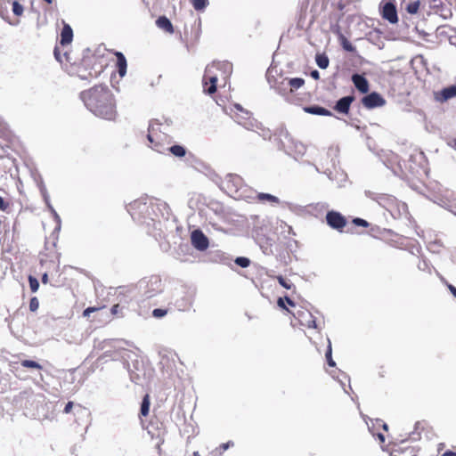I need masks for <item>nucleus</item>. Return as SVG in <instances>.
<instances>
[{
    "label": "nucleus",
    "instance_id": "obj_1",
    "mask_svg": "<svg viewBox=\"0 0 456 456\" xmlns=\"http://www.w3.org/2000/svg\"><path fill=\"white\" fill-rule=\"evenodd\" d=\"M80 99L94 116L114 121L118 116L115 95L106 85H96L80 93Z\"/></svg>",
    "mask_w": 456,
    "mask_h": 456
},
{
    "label": "nucleus",
    "instance_id": "obj_2",
    "mask_svg": "<svg viewBox=\"0 0 456 456\" xmlns=\"http://www.w3.org/2000/svg\"><path fill=\"white\" fill-rule=\"evenodd\" d=\"M105 67L106 63L102 56L87 54L82 58L79 63L72 66L71 73L81 80L89 82L97 78L103 72Z\"/></svg>",
    "mask_w": 456,
    "mask_h": 456
},
{
    "label": "nucleus",
    "instance_id": "obj_3",
    "mask_svg": "<svg viewBox=\"0 0 456 456\" xmlns=\"http://www.w3.org/2000/svg\"><path fill=\"white\" fill-rule=\"evenodd\" d=\"M226 65L220 62H213L207 66L202 79L204 92L208 94H213L216 92L219 73L223 72V68Z\"/></svg>",
    "mask_w": 456,
    "mask_h": 456
},
{
    "label": "nucleus",
    "instance_id": "obj_4",
    "mask_svg": "<svg viewBox=\"0 0 456 456\" xmlns=\"http://www.w3.org/2000/svg\"><path fill=\"white\" fill-rule=\"evenodd\" d=\"M226 65L220 62H213L207 66L202 79L204 92L208 94H213L216 92L219 73L223 72V68Z\"/></svg>",
    "mask_w": 456,
    "mask_h": 456
},
{
    "label": "nucleus",
    "instance_id": "obj_5",
    "mask_svg": "<svg viewBox=\"0 0 456 456\" xmlns=\"http://www.w3.org/2000/svg\"><path fill=\"white\" fill-rule=\"evenodd\" d=\"M149 146L157 152L164 153L170 144L169 136L159 127H150L147 135Z\"/></svg>",
    "mask_w": 456,
    "mask_h": 456
},
{
    "label": "nucleus",
    "instance_id": "obj_6",
    "mask_svg": "<svg viewBox=\"0 0 456 456\" xmlns=\"http://www.w3.org/2000/svg\"><path fill=\"white\" fill-rule=\"evenodd\" d=\"M141 287L143 289V295L151 298L159 294L163 290L161 278L158 275H151L141 281Z\"/></svg>",
    "mask_w": 456,
    "mask_h": 456
},
{
    "label": "nucleus",
    "instance_id": "obj_7",
    "mask_svg": "<svg viewBox=\"0 0 456 456\" xmlns=\"http://www.w3.org/2000/svg\"><path fill=\"white\" fill-rule=\"evenodd\" d=\"M289 314L298 322L300 326L308 329L316 328L315 318L308 309L300 306L296 310H292Z\"/></svg>",
    "mask_w": 456,
    "mask_h": 456
},
{
    "label": "nucleus",
    "instance_id": "obj_8",
    "mask_svg": "<svg viewBox=\"0 0 456 456\" xmlns=\"http://www.w3.org/2000/svg\"><path fill=\"white\" fill-rule=\"evenodd\" d=\"M327 224L333 229L342 232L347 222L346 218L339 212L331 210L326 215Z\"/></svg>",
    "mask_w": 456,
    "mask_h": 456
},
{
    "label": "nucleus",
    "instance_id": "obj_9",
    "mask_svg": "<svg viewBox=\"0 0 456 456\" xmlns=\"http://www.w3.org/2000/svg\"><path fill=\"white\" fill-rule=\"evenodd\" d=\"M362 103L367 109H373L383 106L386 101L379 93L372 92L362 97Z\"/></svg>",
    "mask_w": 456,
    "mask_h": 456
},
{
    "label": "nucleus",
    "instance_id": "obj_10",
    "mask_svg": "<svg viewBox=\"0 0 456 456\" xmlns=\"http://www.w3.org/2000/svg\"><path fill=\"white\" fill-rule=\"evenodd\" d=\"M191 244L198 250L203 251L208 248V239L200 230H195L191 235Z\"/></svg>",
    "mask_w": 456,
    "mask_h": 456
},
{
    "label": "nucleus",
    "instance_id": "obj_11",
    "mask_svg": "<svg viewBox=\"0 0 456 456\" xmlns=\"http://www.w3.org/2000/svg\"><path fill=\"white\" fill-rule=\"evenodd\" d=\"M381 14L385 20L392 24L398 21L397 11L393 0H389L382 5Z\"/></svg>",
    "mask_w": 456,
    "mask_h": 456
},
{
    "label": "nucleus",
    "instance_id": "obj_12",
    "mask_svg": "<svg viewBox=\"0 0 456 456\" xmlns=\"http://www.w3.org/2000/svg\"><path fill=\"white\" fill-rule=\"evenodd\" d=\"M354 100L355 98L354 95L342 97L336 102V105L333 109L340 114L347 115L350 110V106Z\"/></svg>",
    "mask_w": 456,
    "mask_h": 456
},
{
    "label": "nucleus",
    "instance_id": "obj_13",
    "mask_svg": "<svg viewBox=\"0 0 456 456\" xmlns=\"http://www.w3.org/2000/svg\"><path fill=\"white\" fill-rule=\"evenodd\" d=\"M453 97H456V86L445 87L435 94L436 100L440 102H444Z\"/></svg>",
    "mask_w": 456,
    "mask_h": 456
},
{
    "label": "nucleus",
    "instance_id": "obj_14",
    "mask_svg": "<svg viewBox=\"0 0 456 456\" xmlns=\"http://www.w3.org/2000/svg\"><path fill=\"white\" fill-rule=\"evenodd\" d=\"M392 456H418V449L412 445L401 444L392 451Z\"/></svg>",
    "mask_w": 456,
    "mask_h": 456
},
{
    "label": "nucleus",
    "instance_id": "obj_15",
    "mask_svg": "<svg viewBox=\"0 0 456 456\" xmlns=\"http://www.w3.org/2000/svg\"><path fill=\"white\" fill-rule=\"evenodd\" d=\"M352 81L357 90L362 94H366L369 92V82L362 75L354 74L352 76Z\"/></svg>",
    "mask_w": 456,
    "mask_h": 456
},
{
    "label": "nucleus",
    "instance_id": "obj_16",
    "mask_svg": "<svg viewBox=\"0 0 456 456\" xmlns=\"http://www.w3.org/2000/svg\"><path fill=\"white\" fill-rule=\"evenodd\" d=\"M114 55L116 56V68L118 69V75L123 77L126 74L127 62L125 55L120 52H114Z\"/></svg>",
    "mask_w": 456,
    "mask_h": 456
},
{
    "label": "nucleus",
    "instance_id": "obj_17",
    "mask_svg": "<svg viewBox=\"0 0 456 456\" xmlns=\"http://www.w3.org/2000/svg\"><path fill=\"white\" fill-rule=\"evenodd\" d=\"M73 40V30L69 24L64 23L63 28L61 32V40L60 44L61 45H69Z\"/></svg>",
    "mask_w": 456,
    "mask_h": 456
},
{
    "label": "nucleus",
    "instance_id": "obj_18",
    "mask_svg": "<svg viewBox=\"0 0 456 456\" xmlns=\"http://www.w3.org/2000/svg\"><path fill=\"white\" fill-rule=\"evenodd\" d=\"M156 24L159 28L165 30L166 32L170 34L174 33V27L171 21L166 16H160L156 20Z\"/></svg>",
    "mask_w": 456,
    "mask_h": 456
},
{
    "label": "nucleus",
    "instance_id": "obj_19",
    "mask_svg": "<svg viewBox=\"0 0 456 456\" xmlns=\"http://www.w3.org/2000/svg\"><path fill=\"white\" fill-rule=\"evenodd\" d=\"M231 111L233 113V117L238 123H241L239 113H241V118H247L249 116V112L245 110L239 103L233 104Z\"/></svg>",
    "mask_w": 456,
    "mask_h": 456
},
{
    "label": "nucleus",
    "instance_id": "obj_20",
    "mask_svg": "<svg viewBox=\"0 0 456 456\" xmlns=\"http://www.w3.org/2000/svg\"><path fill=\"white\" fill-rule=\"evenodd\" d=\"M285 84L289 86L290 93H294L305 85V80L301 77L287 78Z\"/></svg>",
    "mask_w": 456,
    "mask_h": 456
},
{
    "label": "nucleus",
    "instance_id": "obj_21",
    "mask_svg": "<svg viewBox=\"0 0 456 456\" xmlns=\"http://www.w3.org/2000/svg\"><path fill=\"white\" fill-rule=\"evenodd\" d=\"M256 199L260 202L268 201L272 205H277L280 203V200L276 196L265 192L257 193Z\"/></svg>",
    "mask_w": 456,
    "mask_h": 456
},
{
    "label": "nucleus",
    "instance_id": "obj_22",
    "mask_svg": "<svg viewBox=\"0 0 456 456\" xmlns=\"http://www.w3.org/2000/svg\"><path fill=\"white\" fill-rule=\"evenodd\" d=\"M305 112L314 115H321V116H331V112L320 106H310L305 109Z\"/></svg>",
    "mask_w": 456,
    "mask_h": 456
},
{
    "label": "nucleus",
    "instance_id": "obj_23",
    "mask_svg": "<svg viewBox=\"0 0 456 456\" xmlns=\"http://www.w3.org/2000/svg\"><path fill=\"white\" fill-rule=\"evenodd\" d=\"M405 4V10L410 14H416L419 12L420 6L419 0H414L412 2L406 3V0H402V5Z\"/></svg>",
    "mask_w": 456,
    "mask_h": 456
},
{
    "label": "nucleus",
    "instance_id": "obj_24",
    "mask_svg": "<svg viewBox=\"0 0 456 456\" xmlns=\"http://www.w3.org/2000/svg\"><path fill=\"white\" fill-rule=\"evenodd\" d=\"M166 151H168L172 155L178 158H183L186 155V149L182 145L170 146L169 144Z\"/></svg>",
    "mask_w": 456,
    "mask_h": 456
},
{
    "label": "nucleus",
    "instance_id": "obj_25",
    "mask_svg": "<svg viewBox=\"0 0 456 456\" xmlns=\"http://www.w3.org/2000/svg\"><path fill=\"white\" fill-rule=\"evenodd\" d=\"M316 64L320 69H327L330 64V60L325 53H318L315 56Z\"/></svg>",
    "mask_w": 456,
    "mask_h": 456
},
{
    "label": "nucleus",
    "instance_id": "obj_26",
    "mask_svg": "<svg viewBox=\"0 0 456 456\" xmlns=\"http://www.w3.org/2000/svg\"><path fill=\"white\" fill-rule=\"evenodd\" d=\"M285 80L286 78H283L281 82H278L275 85V89L277 90V92L284 96L291 94L289 86L285 84Z\"/></svg>",
    "mask_w": 456,
    "mask_h": 456
},
{
    "label": "nucleus",
    "instance_id": "obj_27",
    "mask_svg": "<svg viewBox=\"0 0 456 456\" xmlns=\"http://www.w3.org/2000/svg\"><path fill=\"white\" fill-rule=\"evenodd\" d=\"M150 408V396L149 394H145L144 398H142V408H140V414L142 416L146 417L149 414Z\"/></svg>",
    "mask_w": 456,
    "mask_h": 456
},
{
    "label": "nucleus",
    "instance_id": "obj_28",
    "mask_svg": "<svg viewBox=\"0 0 456 456\" xmlns=\"http://www.w3.org/2000/svg\"><path fill=\"white\" fill-rule=\"evenodd\" d=\"M279 284L281 286H282L283 288L287 289H296L295 288V285L288 279L284 278L283 276L281 275H279L276 277Z\"/></svg>",
    "mask_w": 456,
    "mask_h": 456
},
{
    "label": "nucleus",
    "instance_id": "obj_29",
    "mask_svg": "<svg viewBox=\"0 0 456 456\" xmlns=\"http://www.w3.org/2000/svg\"><path fill=\"white\" fill-rule=\"evenodd\" d=\"M196 11H203L208 5V0H191Z\"/></svg>",
    "mask_w": 456,
    "mask_h": 456
},
{
    "label": "nucleus",
    "instance_id": "obj_30",
    "mask_svg": "<svg viewBox=\"0 0 456 456\" xmlns=\"http://www.w3.org/2000/svg\"><path fill=\"white\" fill-rule=\"evenodd\" d=\"M124 306H121L119 304L114 305L111 309V314L115 317L120 318L124 316Z\"/></svg>",
    "mask_w": 456,
    "mask_h": 456
},
{
    "label": "nucleus",
    "instance_id": "obj_31",
    "mask_svg": "<svg viewBox=\"0 0 456 456\" xmlns=\"http://www.w3.org/2000/svg\"><path fill=\"white\" fill-rule=\"evenodd\" d=\"M20 365L23 368L42 369V366L39 363L31 360L21 361Z\"/></svg>",
    "mask_w": 456,
    "mask_h": 456
},
{
    "label": "nucleus",
    "instance_id": "obj_32",
    "mask_svg": "<svg viewBox=\"0 0 456 456\" xmlns=\"http://www.w3.org/2000/svg\"><path fill=\"white\" fill-rule=\"evenodd\" d=\"M12 12L16 16H21L23 14V6L18 1L12 2Z\"/></svg>",
    "mask_w": 456,
    "mask_h": 456
},
{
    "label": "nucleus",
    "instance_id": "obj_33",
    "mask_svg": "<svg viewBox=\"0 0 456 456\" xmlns=\"http://www.w3.org/2000/svg\"><path fill=\"white\" fill-rule=\"evenodd\" d=\"M331 354H332L331 344L329 341V346H328L325 356H326V359H327L329 366L330 367H335L336 363H335L334 360L332 359Z\"/></svg>",
    "mask_w": 456,
    "mask_h": 456
},
{
    "label": "nucleus",
    "instance_id": "obj_34",
    "mask_svg": "<svg viewBox=\"0 0 456 456\" xmlns=\"http://www.w3.org/2000/svg\"><path fill=\"white\" fill-rule=\"evenodd\" d=\"M11 202L0 196V210L8 213L11 209Z\"/></svg>",
    "mask_w": 456,
    "mask_h": 456
},
{
    "label": "nucleus",
    "instance_id": "obj_35",
    "mask_svg": "<svg viewBox=\"0 0 456 456\" xmlns=\"http://www.w3.org/2000/svg\"><path fill=\"white\" fill-rule=\"evenodd\" d=\"M235 263L240 267L246 268L250 265V260L244 256H240L235 259Z\"/></svg>",
    "mask_w": 456,
    "mask_h": 456
},
{
    "label": "nucleus",
    "instance_id": "obj_36",
    "mask_svg": "<svg viewBox=\"0 0 456 456\" xmlns=\"http://www.w3.org/2000/svg\"><path fill=\"white\" fill-rule=\"evenodd\" d=\"M28 282H29V287H30L31 291L36 292L39 288L38 281L35 277L30 275L28 277Z\"/></svg>",
    "mask_w": 456,
    "mask_h": 456
},
{
    "label": "nucleus",
    "instance_id": "obj_37",
    "mask_svg": "<svg viewBox=\"0 0 456 456\" xmlns=\"http://www.w3.org/2000/svg\"><path fill=\"white\" fill-rule=\"evenodd\" d=\"M167 312V309L156 308L152 311V316L154 318L159 319L166 316Z\"/></svg>",
    "mask_w": 456,
    "mask_h": 456
},
{
    "label": "nucleus",
    "instance_id": "obj_38",
    "mask_svg": "<svg viewBox=\"0 0 456 456\" xmlns=\"http://www.w3.org/2000/svg\"><path fill=\"white\" fill-rule=\"evenodd\" d=\"M352 223L354 224H355L356 226H362V227H364V228H367V227L370 226V224L366 220L362 219L360 217L354 218Z\"/></svg>",
    "mask_w": 456,
    "mask_h": 456
},
{
    "label": "nucleus",
    "instance_id": "obj_39",
    "mask_svg": "<svg viewBox=\"0 0 456 456\" xmlns=\"http://www.w3.org/2000/svg\"><path fill=\"white\" fill-rule=\"evenodd\" d=\"M105 306H99V307L90 306V307H87V308H86L84 310L83 316L84 317H89L92 313L97 312V311H99V310H101V309H102Z\"/></svg>",
    "mask_w": 456,
    "mask_h": 456
},
{
    "label": "nucleus",
    "instance_id": "obj_40",
    "mask_svg": "<svg viewBox=\"0 0 456 456\" xmlns=\"http://www.w3.org/2000/svg\"><path fill=\"white\" fill-rule=\"evenodd\" d=\"M39 307V301L37 299V297H33L30 298V301H29V310L31 312H36Z\"/></svg>",
    "mask_w": 456,
    "mask_h": 456
},
{
    "label": "nucleus",
    "instance_id": "obj_41",
    "mask_svg": "<svg viewBox=\"0 0 456 456\" xmlns=\"http://www.w3.org/2000/svg\"><path fill=\"white\" fill-rule=\"evenodd\" d=\"M111 359H110V354H102V356H100L97 361H96V367H99L100 365L102 364H104V363H107L108 362H110Z\"/></svg>",
    "mask_w": 456,
    "mask_h": 456
},
{
    "label": "nucleus",
    "instance_id": "obj_42",
    "mask_svg": "<svg viewBox=\"0 0 456 456\" xmlns=\"http://www.w3.org/2000/svg\"><path fill=\"white\" fill-rule=\"evenodd\" d=\"M342 46L343 48L347 52H354V47L352 45V44L345 37H343L342 41Z\"/></svg>",
    "mask_w": 456,
    "mask_h": 456
},
{
    "label": "nucleus",
    "instance_id": "obj_43",
    "mask_svg": "<svg viewBox=\"0 0 456 456\" xmlns=\"http://www.w3.org/2000/svg\"><path fill=\"white\" fill-rule=\"evenodd\" d=\"M285 302H286V300H285V297H279V298H278V300H277V304H278V305H279L281 308H282V309L286 310V311L289 314V312H292V310H289V309L286 306Z\"/></svg>",
    "mask_w": 456,
    "mask_h": 456
},
{
    "label": "nucleus",
    "instance_id": "obj_44",
    "mask_svg": "<svg viewBox=\"0 0 456 456\" xmlns=\"http://www.w3.org/2000/svg\"><path fill=\"white\" fill-rule=\"evenodd\" d=\"M73 406H74V403L72 402H68V403H66L65 408H64V413L69 414V412H71V409Z\"/></svg>",
    "mask_w": 456,
    "mask_h": 456
},
{
    "label": "nucleus",
    "instance_id": "obj_45",
    "mask_svg": "<svg viewBox=\"0 0 456 456\" xmlns=\"http://www.w3.org/2000/svg\"><path fill=\"white\" fill-rule=\"evenodd\" d=\"M286 303L292 307L294 310H296L297 307L296 306V304L293 300H291L289 297H285Z\"/></svg>",
    "mask_w": 456,
    "mask_h": 456
},
{
    "label": "nucleus",
    "instance_id": "obj_46",
    "mask_svg": "<svg viewBox=\"0 0 456 456\" xmlns=\"http://www.w3.org/2000/svg\"><path fill=\"white\" fill-rule=\"evenodd\" d=\"M53 53H54L56 60L61 62L62 61H61V53H60L58 47L54 48Z\"/></svg>",
    "mask_w": 456,
    "mask_h": 456
},
{
    "label": "nucleus",
    "instance_id": "obj_47",
    "mask_svg": "<svg viewBox=\"0 0 456 456\" xmlns=\"http://www.w3.org/2000/svg\"><path fill=\"white\" fill-rule=\"evenodd\" d=\"M441 456H456V452H452V451H446L445 452L443 453V455Z\"/></svg>",
    "mask_w": 456,
    "mask_h": 456
},
{
    "label": "nucleus",
    "instance_id": "obj_48",
    "mask_svg": "<svg viewBox=\"0 0 456 456\" xmlns=\"http://www.w3.org/2000/svg\"><path fill=\"white\" fill-rule=\"evenodd\" d=\"M240 180H241L240 177L238 175H229V181L233 182V181H240Z\"/></svg>",
    "mask_w": 456,
    "mask_h": 456
},
{
    "label": "nucleus",
    "instance_id": "obj_49",
    "mask_svg": "<svg viewBox=\"0 0 456 456\" xmlns=\"http://www.w3.org/2000/svg\"><path fill=\"white\" fill-rule=\"evenodd\" d=\"M41 280H42V282H43L44 284L48 283V281H49V280H48V274H47V273H44V274L42 275Z\"/></svg>",
    "mask_w": 456,
    "mask_h": 456
},
{
    "label": "nucleus",
    "instance_id": "obj_50",
    "mask_svg": "<svg viewBox=\"0 0 456 456\" xmlns=\"http://www.w3.org/2000/svg\"><path fill=\"white\" fill-rule=\"evenodd\" d=\"M448 144L449 146L456 150V138L452 139Z\"/></svg>",
    "mask_w": 456,
    "mask_h": 456
},
{
    "label": "nucleus",
    "instance_id": "obj_51",
    "mask_svg": "<svg viewBox=\"0 0 456 456\" xmlns=\"http://www.w3.org/2000/svg\"><path fill=\"white\" fill-rule=\"evenodd\" d=\"M450 291L452 292V294L456 297V288L452 285H449L448 286Z\"/></svg>",
    "mask_w": 456,
    "mask_h": 456
},
{
    "label": "nucleus",
    "instance_id": "obj_52",
    "mask_svg": "<svg viewBox=\"0 0 456 456\" xmlns=\"http://www.w3.org/2000/svg\"><path fill=\"white\" fill-rule=\"evenodd\" d=\"M311 76L314 78L318 79L319 78V72L317 70H314V71H312Z\"/></svg>",
    "mask_w": 456,
    "mask_h": 456
},
{
    "label": "nucleus",
    "instance_id": "obj_53",
    "mask_svg": "<svg viewBox=\"0 0 456 456\" xmlns=\"http://www.w3.org/2000/svg\"><path fill=\"white\" fill-rule=\"evenodd\" d=\"M228 447H229V444H223L220 445V448H222V450H226Z\"/></svg>",
    "mask_w": 456,
    "mask_h": 456
},
{
    "label": "nucleus",
    "instance_id": "obj_54",
    "mask_svg": "<svg viewBox=\"0 0 456 456\" xmlns=\"http://www.w3.org/2000/svg\"><path fill=\"white\" fill-rule=\"evenodd\" d=\"M191 456H200V455L198 453V452H193V455H191Z\"/></svg>",
    "mask_w": 456,
    "mask_h": 456
},
{
    "label": "nucleus",
    "instance_id": "obj_55",
    "mask_svg": "<svg viewBox=\"0 0 456 456\" xmlns=\"http://www.w3.org/2000/svg\"><path fill=\"white\" fill-rule=\"evenodd\" d=\"M3 6L0 4V13H2Z\"/></svg>",
    "mask_w": 456,
    "mask_h": 456
}]
</instances>
